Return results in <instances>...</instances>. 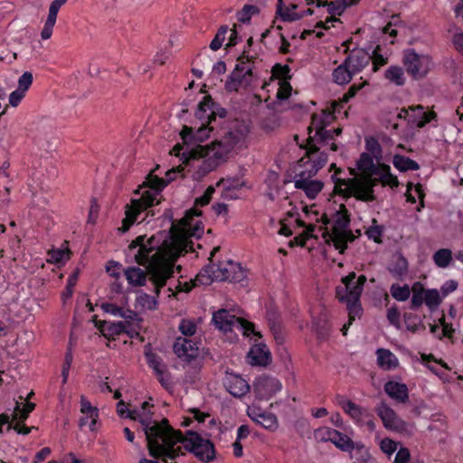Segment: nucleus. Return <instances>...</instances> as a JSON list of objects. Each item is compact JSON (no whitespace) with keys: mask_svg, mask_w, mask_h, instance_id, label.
Listing matches in <instances>:
<instances>
[{"mask_svg":"<svg viewBox=\"0 0 463 463\" xmlns=\"http://www.w3.org/2000/svg\"><path fill=\"white\" fill-rule=\"evenodd\" d=\"M291 92V86L288 82H283V84L279 87L277 98L279 99H286L289 97Z\"/></svg>","mask_w":463,"mask_h":463,"instance_id":"62","label":"nucleus"},{"mask_svg":"<svg viewBox=\"0 0 463 463\" xmlns=\"http://www.w3.org/2000/svg\"><path fill=\"white\" fill-rule=\"evenodd\" d=\"M179 445H181L180 456L184 455L183 449H184L204 462H209L215 458L213 442L208 439H203L197 432L187 431L185 436L183 435Z\"/></svg>","mask_w":463,"mask_h":463,"instance_id":"12","label":"nucleus"},{"mask_svg":"<svg viewBox=\"0 0 463 463\" xmlns=\"http://www.w3.org/2000/svg\"><path fill=\"white\" fill-rule=\"evenodd\" d=\"M402 64L407 74L415 80L424 79L434 65L430 55L419 53L414 49L403 51Z\"/></svg>","mask_w":463,"mask_h":463,"instance_id":"11","label":"nucleus"},{"mask_svg":"<svg viewBox=\"0 0 463 463\" xmlns=\"http://www.w3.org/2000/svg\"><path fill=\"white\" fill-rule=\"evenodd\" d=\"M220 250V247H214L211 251L209 260L210 264L205 266L195 277L194 284L210 285L213 280L230 282H241L246 277V272L241 264L227 260L224 262L213 263V258L216 252Z\"/></svg>","mask_w":463,"mask_h":463,"instance_id":"5","label":"nucleus"},{"mask_svg":"<svg viewBox=\"0 0 463 463\" xmlns=\"http://www.w3.org/2000/svg\"><path fill=\"white\" fill-rule=\"evenodd\" d=\"M426 289H424L422 284L420 282H415L411 289L412 292L411 298V307L417 308L420 307L424 303V297L426 294Z\"/></svg>","mask_w":463,"mask_h":463,"instance_id":"43","label":"nucleus"},{"mask_svg":"<svg viewBox=\"0 0 463 463\" xmlns=\"http://www.w3.org/2000/svg\"><path fill=\"white\" fill-rule=\"evenodd\" d=\"M248 132L249 128L244 122L234 119L217 128L211 147L196 146L188 150L192 156H205V160L197 166L194 178L199 179L204 176L225 161L228 154L246 137Z\"/></svg>","mask_w":463,"mask_h":463,"instance_id":"2","label":"nucleus"},{"mask_svg":"<svg viewBox=\"0 0 463 463\" xmlns=\"http://www.w3.org/2000/svg\"><path fill=\"white\" fill-rule=\"evenodd\" d=\"M385 392L397 402L405 403L409 400V392L406 384L390 381L384 384Z\"/></svg>","mask_w":463,"mask_h":463,"instance_id":"29","label":"nucleus"},{"mask_svg":"<svg viewBox=\"0 0 463 463\" xmlns=\"http://www.w3.org/2000/svg\"><path fill=\"white\" fill-rule=\"evenodd\" d=\"M331 442L341 450L350 452L352 458L361 460L363 463H368L372 460L368 450L364 446L355 447L354 443L349 437L336 430L335 436L333 435V440Z\"/></svg>","mask_w":463,"mask_h":463,"instance_id":"17","label":"nucleus"},{"mask_svg":"<svg viewBox=\"0 0 463 463\" xmlns=\"http://www.w3.org/2000/svg\"><path fill=\"white\" fill-rule=\"evenodd\" d=\"M213 321L217 328L224 332L231 331L232 328H237L241 331L243 335H254L261 337L260 332L255 331L254 325L243 318L237 317L226 309H220L213 315Z\"/></svg>","mask_w":463,"mask_h":463,"instance_id":"13","label":"nucleus"},{"mask_svg":"<svg viewBox=\"0 0 463 463\" xmlns=\"http://www.w3.org/2000/svg\"><path fill=\"white\" fill-rule=\"evenodd\" d=\"M432 259L436 266L445 269L452 261V251L449 249H440L433 254Z\"/></svg>","mask_w":463,"mask_h":463,"instance_id":"42","label":"nucleus"},{"mask_svg":"<svg viewBox=\"0 0 463 463\" xmlns=\"http://www.w3.org/2000/svg\"><path fill=\"white\" fill-rule=\"evenodd\" d=\"M386 80L396 86H403L406 82L404 69L400 66H390L384 73Z\"/></svg>","mask_w":463,"mask_h":463,"instance_id":"37","label":"nucleus"},{"mask_svg":"<svg viewBox=\"0 0 463 463\" xmlns=\"http://www.w3.org/2000/svg\"><path fill=\"white\" fill-rule=\"evenodd\" d=\"M337 399L339 405L354 420L360 421L362 420L363 417L366 415V411L354 402L346 401L344 399V397H338Z\"/></svg>","mask_w":463,"mask_h":463,"instance_id":"33","label":"nucleus"},{"mask_svg":"<svg viewBox=\"0 0 463 463\" xmlns=\"http://www.w3.org/2000/svg\"><path fill=\"white\" fill-rule=\"evenodd\" d=\"M314 4L315 2H307V4ZM317 7L326 6L328 13L333 15H340L346 9L347 6L352 5L354 2H316Z\"/></svg>","mask_w":463,"mask_h":463,"instance_id":"40","label":"nucleus"},{"mask_svg":"<svg viewBox=\"0 0 463 463\" xmlns=\"http://www.w3.org/2000/svg\"><path fill=\"white\" fill-rule=\"evenodd\" d=\"M426 306L433 310L441 303L439 293L437 289H428L424 297Z\"/></svg>","mask_w":463,"mask_h":463,"instance_id":"48","label":"nucleus"},{"mask_svg":"<svg viewBox=\"0 0 463 463\" xmlns=\"http://www.w3.org/2000/svg\"><path fill=\"white\" fill-rule=\"evenodd\" d=\"M148 365L155 371V373H162V370L166 369L165 364L162 359L154 353L146 354Z\"/></svg>","mask_w":463,"mask_h":463,"instance_id":"51","label":"nucleus"},{"mask_svg":"<svg viewBox=\"0 0 463 463\" xmlns=\"http://www.w3.org/2000/svg\"><path fill=\"white\" fill-rule=\"evenodd\" d=\"M260 9L253 5H245L243 8L237 13V19L241 23H249L253 15L258 14Z\"/></svg>","mask_w":463,"mask_h":463,"instance_id":"46","label":"nucleus"},{"mask_svg":"<svg viewBox=\"0 0 463 463\" xmlns=\"http://www.w3.org/2000/svg\"><path fill=\"white\" fill-rule=\"evenodd\" d=\"M175 354L182 360L190 362L197 357L198 346L192 340L186 337H177L173 346Z\"/></svg>","mask_w":463,"mask_h":463,"instance_id":"21","label":"nucleus"},{"mask_svg":"<svg viewBox=\"0 0 463 463\" xmlns=\"http://www.w3.org/2000/svg\"><path fill=\"white\" fill-rule=\"evenodd\" d=\"M248 360L251 365L266 366L271 362V354L265 345L257 344L250 348Z\"/></svg>","mask_w":463,"mask_h":463,"instance_id":"26","label":"nucleus"},{"mask_svg":"<svg viewBox=\"0 0 463 463\" xmlns=\"http://www.w3.org/2000/svg\"><path fill=\"white\" fill-rule=\"evenodd\" d=\"M371 61V55L363 49H355L351 52L345 62L350 68V71L354 75L362 71V70Z\"/></svg>","mask_w":463,"mask_h":463,"instance_id":"24","label":"nucleus"},{"mask_svg":"<svg viewBox=\"0 0 463 463\" xmlns=\"http://www.w3.org/2000/svg\"><path fill=\"white\" fill-rule=\"evenodd\" d=\"M381 183L378 175H354L353 178L338 179L335 182V191L350 197L354 196L363 202H373L376 199L373 187Z\"/></svg>","mask_w":463,"mask_h":463,"instance_id":"9","label":"nucleus"},{"mask_svg":"<svg viewBox=\"0 0 463 463\" xmlns=\"http://www.w3.org/2000/svg\"><path fill=\"white\" fill-rule=\"evenodd\" d=\"M80 412L83 416L79 420L80 428L89 425L90 430L94 431L99 418V410L92 406L84 396L80 398Z\"/></svg>","mask_w":463,"mask_h":463,"instance_id":"23","label":"nucleus"},{"mask_svg":"<svg viewBox=\"0 0 463 463\" xmlns=\"http://www.w3.org/2000/svg\"><path fill=\"white\" fill-rule=\"evenodd\" d=\"M378 364L385 370H391L398 366L397 357L387 349H378L377 352Z\"/></svg>","mask_w":463,"mask_h":463,"instance_id":"35","label":"nucleus"},{"mask_svg":"<svg viewBox=\"0 0 463 463\" xmlns=\"http://www.w3.org/2000/svg\"><path fill=\"white\" fill-rule=\"evenodd\" d=\"M390 273L398 279H402L408 273V261L401 254H395L388 266Z\"/></svg>","mask_w":463,"mask_h":463,"instance_id":"32","label":"nucleus"},{"mask_svg":"<svg viewBox=\"0 0 463 463\" xmlns=\"http://www.w3.org/2000/svg\"><path fill=\"white\" fill-rule=\"evenodd\" d=\"M280 382L269 376L259 377L254 383V392L261 400H269L274 394L281 390Z\"/></svg>","mask_w":463,"mask_h":463,"instance_id":"20","label":"nucleus"},{"mask_svg":"<svg viewBox=\"0 0 463 463\" xmlns=\"http://www.w3.org/2000/svg\"><path fill=\"white\" fill-rule=\"evenodd\" d=\"M295 187L305 191L307 196L314 199L323 188V183L317 180H308L300 175V178L295 181Z\"/></svg>","mask_w":463,"mask_h":463,"instance_id":"31","label":"nucleus"},{"mask_svg":"<svg viewBox=\"0 0 463 463\" xmlns=\"http://www.w3.org/2000/svg\"><path fill=\"white\" fill-rule=\"evenodd\" d=\"M215 189L213 186H208L204 194L196 198L194 202V207L186 211L185 215L179 221L177 224H172L170 230L176 236H180L185 242L193 247V242L190 238L194 237L199 239L203 234V225L200 220H196L195 217H199L202 212L198 210L197 206H204L208 204L212 199V196ZM194 249L192 248V251Z\"/></svg>","mask_w":463,"mask_h":463,"instance_id":"6","label":"nucleus"},{"mask_svg":"<svg viewBox=\"0 0 463 463\" xmlns=\"http://www.w3.org/2000/svg\"><path fill=\"white\" fill-rule=\"evenodd\" d=\"M34 408L35 403L33 402H26L24 406L21 408V404L17 402L13 413V420L20 422L24 421Z\"/></svg>","mask_w":463,"mask_h":463,"instance_id":"44","label":"nucleus"},{"mask_svg":"<svg viewBox=\"0 0 463 463\" xmlns=\"http://www.w3.org/2000/svg\"><path fill=\"white\" fill-rule=\"evenodd\" d=\"M120 267H121V265L118 262L114 261V260H109L107 263L106 270L108 273H109V275L111 277L118 279L120 277V271H119Z\"/></svg>","mask_w":463,"mask_h":463,"instance_id":"57","label":"nucleus"},{"mask_svg":"<svg viewBox=\"0 0 463 463\" xmlns=\"http://www.w3.org/2000/svg\"><path fill=\"white\" fill-rule=\"evenodd\" d=\"M101 308L106 313H109L115 317H120L122 310H123L122 307H118L116 305L111 304V303H103L101 305Z\"/></svg>","mask_w":463,"mask_h":463,"instance_id":"61","label":"nucleus"},{"mask_svg":"<svg viewBox=\"0 0 463 463\" xmlns=\"http://www.w3.org/2000/svg\"><path fill=\"white\" fill-rule=\"evenodd\" d=\"M398 443L394 440L385 438L380 443L382 451L387 455H392L397 449Z\"/></svg>","mask_w":463,"mask_h":463,"instance_id":"54","label":"nucleus"},{"mask_svg":"<svg viewBox=\"0 0 463 463\" xmlns=\"http://www.w3.org/2000/svg\"><path fill=\"white\" fill-rule=\"evenodd\" d=\"M317 154L316 158L309 157L312 161V169L309 170L310 175H316L319 169L325 166L327 162V155L325 152H317L313 155Z\"/></svg>","mask_w":463,"mask_h":463,"instance_id":"50","label":"nucleus"},{"mask_svg":"<svg viewBox=\"0 0 463 463\" xmlns=\"http://www.w3.org/2000/svg\"><path fill=\"white\" fill-rule=\"evenodd\" d=\"M248 415L253 421L267 430H275L279 426L278 419L274 414L264 412L260 408H249Z\"/></svg>","mask_w":463,"mask_h":463,"instance_id":"25","label":"nucleus"},{"mask_svg":"<svg viewBox=\"0 0 463 463\" xmlns=\"http://www.w3.org/2000/svg\"><path fill=\"white\" fill-rule=\"evenodd\" d=\"M33 74L30 71L24 72L18 79V88L20 90L26 92L33 84Z\"/></svg>","mask_w":463,"mask_h":463,"instance_id":"53","label":"nucleus"},{"mask_svg":"<svg viewBox=\"0 0 463 463\" xmlns=\"http://www.w3.org/2000/svg\"><path fill=\"white\" fill-rule=\"evenodd\" d=\"M410 111L411 113L408 118V122L416 125L419 128H423L436 117L435 112H425L424 107L421 105L410 106Z\"/></svg>","mask_w":463,"mask_h":463,"instance_id":"27","label":"nucleus"},{"mask_svg":"<svg viewBox=\"0 0 463 463\" xmlns=\"http://www.w3.org/2000/svg\"><path fill=\"white\" fill-rule=\"evenodd\" d=\"M333 221L332 232H329L326 226L329 224L330 219L326 214L321 217V222L324 225V227L320 228L323 230L322 237L326 242L332 241L335 249H337L340 253H344L346 249L347 241H353L354 239L352 232L347 230L350 219L347 209L344 204L340 205V209L335 213Z\"/></svg>","mask_w":463,"mask_h":463,"instance_id":"8","label":"nucleus"},{"mask_svg":"<svg viewBox=\"0 0 463 463\" xmlns=\"http://www.w3.org/2000/svg\"><path fill=\"white\" fill-rule=\"evenodd\" d=\"M201 121V127H199L195 131L192 127L184 126L180 133L184 146L177 144L173 148L175 155L177 156H181V158L186 165L190 164L191 160H197L200 158L205 160L204 156H192L190 153H188V150H191L196 146H212V143L210 145H201L197 143L204 141L207 137H210V133H216L217 128L213 124H208L207 119Z\"/></svg>","mask_w":463,"mask_h":463,"instance_id":"7","label":"nucleus"},{"mask_svg":"<svg viewBox=\"0 0 463 463\" xmlns=\"http://www.w3.org/2000/svg\"><path fill=\"white\" fill-rule=\"evenodd\" d=\"M195 115L198 119H207L208 124H213L216 128L227 123L226 121L222 122L226 116V110L218 108L217 104L213 101L211 96H205L199 103Z\"/></svg>","mask_w":463,"mask_h":463,"instance_id":"16","label":"nucleus"},{"mask_svg":"<svg viewBox=\"0 0 463 463\" xmlns=\"http://www.w3.org/2000/svg\"><path fill=\"white\" fill-rule=\"evenodd\" d=\"M313 129H316L315 137H309L307 139V145L302 146L306 149V156L307 157L319 151L317 144L325 146L334 139L332 129H326L325 125L322 122H317V118L315 116L312 118L311 126L308 128V132L311 133Z\"/></svg>","mask_w":463,"mask_h":463,"instance_id":"15","label":"nucleus"},{"mask_svg":"<svg viewBox=\"0 0 463 463\" xmlns=\"http://www.w3.org/2000/svg\"><path fill=\"white\" fill-rule=\"evenodd\" d=\"M254 62L245 52L238 59V62L231 73L226 88L228 90H236L240 84H250V77L253 73Z\"/></svg>","mask_w":463,"mask_h":463,"instance_id":"14","label":"nucleus"},{"mask_svg":"<svg viewBox=\"0 0 463 463\" xmlns=\"http://www.w3.org/2000/svg\"><path fill=\"white\" fill-rule=\"evenodd\" d=\"M71 362H72V354L69 352L65 355V360H64L63 366H62V372H61L62 383H67Z\"/></svg>","mask_w":463,"mask_h":463,"instance_id":"56","label":"nucleus"},{"mask_svg":"<svg viewBox=\"0 0 463 463\" xmlns=\"http://www.w3.org/2000/svg\"><path fill=\"white\" fill-rule=\"evenodd\" d=\"M350 71H351L350 68L344 61L341 65H339L336 69L334 70V71H333L334 81L339 85L348 83L352 80L353 76L354 75Z\"/></svg>","mask_w":463,"mask_h":463,"instance_id":"38","label":"nucleus"},{"mask_svg":"<svg viewBox=\"0 0 463 463\" xmlns=\"http://www.w3.org/2000/svg\"><path fill=\"white\" fill-rule=\"evenodd\" d=\"M138 248L134 259L146 269L138 267H129L124 270L128 282L134 287L144 286L146 280L154 285L156 297L160 289L165 286L166 281L173 277L176 260L184 253L192 251V246L180 236L166 231L146 238V235L137 236L131 241L128 249Z\"/></svg>","mask_w":463,"mask_h":463,"instance_id":"1","label":"nucleus"},{"mask_svg":"<svg viewBox=\"0 0 463 463\" xmlns=\"http://www.w3.org/2000/svg\"><path fill=\"white\" fill-rule=\"evenodd\" d=\"M152 414L153 412L141 413L138 410H133V411H128V413L126 417L133 420H137L143 427V430L146 435V439L147 441V449L149 451V454H153L156 452V449L157 448L156 445H155L156 442H153L152 436L156 433V427L154 429H150V424H152Z\"/></svg>","mask_w":463,"mask_h":463,"instance_id":"19","label":"nucleus"},{"mask_svg":"<svg viewBox=\"0 0 463 463\" xmlns=\"http://www.w3.org/2000/svg\"><path fill=\"white\" fill-rule=\"evenodd\" d=\"M298 5L290 2H279L277 14L284 22H294L304 16L299 11H296Z\"/></svg>","mask_w":463,"mask_h":463,"instance_id":"30","label":"nucleus"},{"mask_svg":"<svg viewBox=\"0 0 463 463\" xmlns=\"http://www.w3.org/2000/svg\"><path fill=\"white\" fill-rule=\"evenodd\" d=\"M64 2H52L49 6L48 15L44 23V26L41 32L43 40H48L52 37V29L55 25L57 14Z\"/></svg>","mask_w":463,"mask_h":463,"instance_id":"28","label":"nucleus"},{"mask_svg":"<svg viewBox=\"0 0 463 463\" xmlns=\"http://www.w3.org/2000/svg\"><path fill=\"white\" fill-rule=\"evenodd\" d=\"M453 43L456 49L463 55V33H456L453 36Z\"/></svg>","mask_w":463,"mask_h":463,"instance_id":"64","label":"nucleus"},{"mask_svg":"<svg viewBox=\"0 0 463 463\" xmlns=\"http://www.w3.org/2000/svg\"><path fill=\"white\" fill-rule=\"evenodd\" d=\"M375 411L385 429L397 432L407 430L408 424L385 402H381L376 406Z\"/></svg>","mask_w":463,"mask_h":463,"instance_id":"18","label":"nucleus"},{"mask_svg":"<svg viewBox=\"0 0 463 463\" xmlns=\"http://www.w3.org/2000/svg\"><path fill=\"white\" fill-rule=\"evenodd\" d=\"M223 385L234 397H242L250 392V384L240 375L232 373H226Z\"/></svg>","mask_w":463,"mask_h":463,"instance_id":"22","label":"nucleus"},{"mask_svg":"<svg viewBox=\"0 0 463 463\" xmlns=\"http://www.w3.org/2000/svg\"><path fill=\"white\" fill-rule=\"evenodd\" d=\"M156 427V430L151 438L157 446L156 452L149 454L155 458H161L164 463H176L175 459L180 457L183 433L175 430L169 425L168 420L164 419L161 422L152 420L150 429Z\"/></svg>","mask_w":463,"mask_h":463,"instance_id":"4","label":"nucleus"},{"mask_svg":"<svg viewBox=\"0 0 463 463\" xmlns=\"http://www.w3.org/2000/svg\"><path fill=\"white\" fill-rule=\"evenodd\" d=\"M25 92L20 90L19 89L14 90L9 95V104L12 107H17L21 100L24 98Z\"/></svg>","mask_w":463,"mask_h":463,"instance_id":"59","label":"nucleus"},{"mask_svg":"<svg viewBox=\"0 0 463 463\" xmlns=\"http://www.w3.org/2000/svg\"><path fill=\"white\" fill-rule=\"evenodd\" d=\"M127 322H108L105 328L102 330V335L106 338H114L116 335H119L127 329Z\"/></svg>","mask_w":463,"mask_h":463,"instance_id":"41","label":"nucleus"},{"mask_svg":"<svg viewBox=\"0 0 463 463\" xmlns=\"http://www.w3.org/2000/svg\"><path fill=\"white\" fill-rule=\"evenodd\" d=\"M380 167V164L375 165L372 156L366 153H363L357 162V168L361 172L359 175H375L374 172H377Z\"/></svg>","mask_w":463,"mask_h":463,"instance_id":"34","label":"nucleus"},{"mask_svg":"<svg viewBox=\"0 0 463 463\" xmlns=\"http://www.w3.org/2000/svg\"><path fill=\"white\" fill-rule=\"evenodd\" d=\"M179 171V167L166 171L165 178H159L158 176L152 175V173L146 176V181L139 189L148 187L153 191H143L140 198L132 199L131 204H128L126 206V218L123 220L122 227L119 229L121 232H127L130 225L136 221L137 215L143 209H146L154 204V202L156 200V195L159 194L168 183L175 179V175ZM137 193L139 194L140 190H137Z\"/></svg>","mask_w":463,"mask_h":463,"instance_id":"3","label":"nucleus"},{"mask_svg":"<svg viewBox=\"0 0 463 463\" xmlns=\"http://www.w3.org/2000/svg\"><path fill=\"white\" fill-rule=\"evenodd\" d=\"M380 47L377 46L371 56V60L373 63V71H376L380 66H383L387 63V58H384L382 54L378 52Z\"/></svg>","mask_w":463,"mask_h":463,"instance_id":"55","label":"nucleus"},{"mask_svg":"<svg viewBox=\"0 0 463 463\" xmlns=\"http://www.w3.org/2000/svg\"><path fill=\"white\" fill-rule=\"evenodd\" d=\"M387 318L392 325H398L400 321V313L397 308L392 307L387 311Z\"/></svg>","mask_w":463,"mask_h":463,"instance_id":"63","label":"nucleus"},{"mask_svg":"<svg viewBox=\"0 0 463 463\" xmlns=\"http://www.w3.org/2000/svg\"><path fill=\"white\" fill-rule=\"evenodd\" d=\"M342 282L344 286L336 288V298L340 301L346 303L351 322L352 320H354L356 317H359L362 312L359 299L363 291V287L366 282V277L364 275H360L356 279L355 273L351 272L349 275L342 279Z\"/></svg>","mask_w":463,"mask_h":463,"instance_id":"10","label":"nucleus"},{"mask_svg":"<svg viewBox=\"0 0 463 463\" xmlns=\"http://www.w3.org/2000/svg\"><path fill=\"white\" fill-rule=\"evenodd\" d=\"M136 303L137 306L141 308L148 310L155 309L157 304L156 297H152L145 292H141L137 295Z\"/></svg>","mask_w":463,"mask_h":463,"instance_id":"45","label":"nucleus"},{"mask_svg":"<svg viewBox=\"0 0 463 463\" xmlns=\"http://www.w3.org/2000/svg\"><path fill=\"white\" fill-rule=\"evenodd\" d=\"M390 292L396 300L405 301L410 298L411 288L408 285L399 286L393 284L390 288Z\"/></svg>","mask_w":463,"mask_h":463,"instance_id":"47","label":"nucleus"},{"mask_svg":"<svg viewBox=\"0 0 463 463\" xmlns=\"http://www.w3.org/2000/svg\"><path fill=\"white\" fill-rule=\"evenodd\" d=\"M411 458V453L407 448H401L395 456L394 463H408Z\"/></svg>","mask_w":463,"mask_h":463,"instance_id":"58","label":"nucleus"},{"mask_svg":"<svg viewBox=\"0 0 463 463\" xmlns=\"http://www.w3.org/2000/svg\"><path fill=\"white\" fill-rule=\"evenodd\" d=\"M290 70L288 65L276 64L273 69V74L278 78L287 79L288 77Z\"/></svg>","mask_w":463,"mask_h":463,"instance_id":"60","label":"nucleus"},{"mask_svg":"<svg viewBox=\"0 0 463 463\" xmlns=\"http://www.w3.org/2000/svg\"><path fill=\"white\" fill-rule=\"evenodd\" d=\"M392 164L398 170L402 172L408 170H418L420 168V165L416 161L400 155H395L393 156Z\"/></svg>","mask_w":463,"mask_h":463,"instance_id":"39","label":"nucleus"},{"mask_svg":"<svg viewBox=\"0 0 463 463\" xmlns=\"http://www.w3.org/2000/svg\"><path fill=\"white\" fill-rule=\"evenodd\" d=\"M333 435L335 436V430L328 427H321L315 430L314 437L319 442L333 440Z\"/></svg>","mask_w":463,"mask_h":463,"instance_id":"49","label":"nucleus"},{"mask_svg":"<svg viewBox=\"0 0 463 463\" xmlns=\"http://www.w3.org/2000/svg\"><path fill=\"white\" fill-rule=\"evenodd\" d=\"M375 175L380 176L381 184L385 186L396 187L399 184L397 176L391 173V168L388 165L380 164V167L377 172H374Z\"/></svg>","mask_w":463,"mask_h":463,"instance_id":"36","label":"nucleus"},{"mask_svg":"<svg viewBox=\"0 0 463 463\" xmlns=\"http://www.w3.org/2000/svg\"><path fill=\"white\" fill-rule=\"evenodd\" d=\"M178 328L184 336H192L196 332L195 323L189 319H182Z\"/></svg>","mask_w":463,"mask_h":463,"instance_id":"52","label":"nucleus"}]
</instances>
